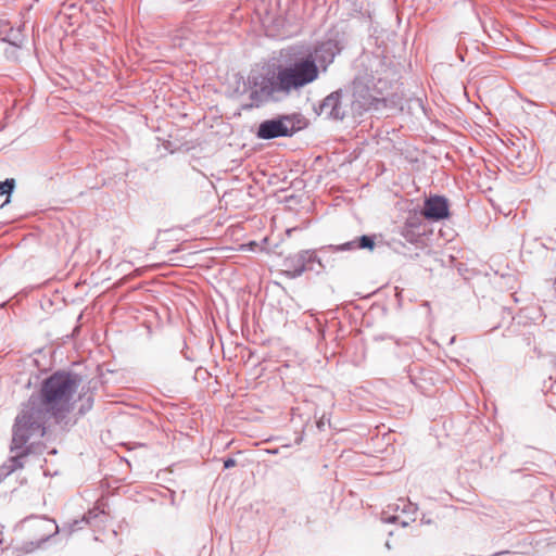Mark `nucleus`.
I'll list each match as a JSON object with an SVG mask.
<instances>
[{
	"label": "nucleus",
	"instance_id": "obj_9",
	"mask_svg": "<svg viewBox=\"0 0 556 556\" xmlns=\"http://www.w3.org/2000/svg\"><path fill=\"white\" fill-rule=\"evenodd\" d=\"M33 442H27L22 447L13 448V442L11 443V452H16V454L10 457L1 467H0V483L16 469L23 468L24 463L23 459L28 456L33 452Z\"/></svg>",
	"mask_w": 556,
	"mask_h": 556
},
{
	"label": "nucleus",
	"instance_id": "obj_18",
	"mask_svg": "<svg viewBox=\"0 0 556 556\" xmlns=\"http://www.w3.org/2000/svg\"><path fill=\"white\" fill-rule=\"evenodd\" d=\"M53 528H54V531H53V533H52V534L58 533V531H59V527H58V525H55V523H54V525H53Z\"/></svg>",
	"mask_w": 556,
	"mask_h": 556
},
{
	"label": "nucleus",
	"instance_id": "obj_1",
	"mask_svg": "<svg viewBox=\"0 0 556 556\" xmlns=\"http://www.w3.org/2000/svg\"><path fill=\"white\" fill-rule=\"evenodd\" d=\"M81 382L77 374L58 370L45 378L39 391L33 393L16 416L13 426V448L22 447L46 434L47 424L64 420L74 409L75 394Z\"/></svg>",
	"mask_w": 556,
	"mask_h": 556
},
{
	"label": "nucleus",
	"instance_id": "obj_13",
	"mask_svg": "<svg viewBox=\"0 0 556 556\" xmlns=\"http://www.w3.org/2000/svg\"><path fill=\"white\" fill-rule=\"evenodd\" d=\"M0 39L4 42H9L14 47H21L23 43V35L20 29H14L8 24Z\"/></svg>",
	"mask_w": 556,
	"mask_h": 556
},
{
	"label": "nucleus",
	"instance_id": "obj_16",
	"mask_svg": "<svg viewBox=\"0 0 556 556\" xmlns=\"http://www.w3.org/2000/svg\"><path fill=\"white\" fill-rule=\"evenodd\" d=\"M236 465H237V462L235 458L228 457V458L224 459V468L225 469L232 468Z\"/></svg>",
	"mask_w": 556,
	"mask_h": 556
},
{
	"label": "nucleus",
	"instance_id": "obj_5",
	"mask_svg": "<svg viewBox=\"0 0 556 556\" xmlns=\"http://www.w3.org/2000/svg\"><path fill=\"white\" fill-rule=\"evenodd\" d=\"M300 129V118L296 115H280L260 123L256 137L263 140L291 137Z\"/></svg>",
	"mask_w": 556,
	"mask_h": 556
},
{
	"label": "nucleus",
	"instance_id": "obj_20",
	"mask_svg": "<svg viewBox=\"0 0 556 556\" xmlns=\"http://www.w3.org/2000/svg\"><path fill=\"white\" fill-rule=\"evenodd\" d=\"M421 521H422L424 523H430V520L425 519V518H422V519H421Z\"/></svg>",
	"mask_w": 556,
	"mask_h": 556
},
{
	"label": "nucleus",
	"instance_id": "obj_11",
	"mask_svg": "<svg viewBox=\"0 0 556 556\" xmlns=\"http://www.w3.org/2000/svg\"><path fill=\"white\" fill-rule=\"evenodd\" d=\"M375 236L363 235L355 240L348 241L342 244H330L328 247L320 248V251L331 250L333 252H345L356 249L374 250L375 248Z\"/></svg>",
	"mask_w": 556,
	"mask_h": 556
},
{
	"label": "nucleus",
	"instance_id": "obj_17",
	"mask_svg": "<svg viewBox=\"0 0 556 556\" xmlns=\"http://www.w3.org/2000/svg\"><path fill=\"white\" fill-rule=\"evenodd\" d=\"M8 24H9L8 22L0 20V37L3 35V31L7 28Z\"/></svg>",
	"mask_w": 556,
	"mask_h": 556
},
{
	"label": "nucleus",
	"instance_id": "obj_14",
	"mask_svg": "<svg viewBox=\"0 0 556 556\" xmlns=\"http://www.w3.org/2000/svg\"><path fill=\"white\" fill-rule=\"evenodd\" d=\"M15 188V180L13 178H7L4 181L0 182V195H7L5 202L1 205V207L10 202V197Z\"/></svg>",
	"mask_w": 556,
	"mask_h": 556
},
{
	"label": "nucleus",
	"instance_id": "obj_21",
	"mask_svg": "<svg viewBox=\"0 0 556 556\" xmlns=\"http://www.w3.org/2000/svg\"><path fill=\"white\" fill-rule=\"evenodd\" d=\"M252 102H253V103H252V104H250V108H253V105L257 106L253 100H252Z\"/></svg>",
	"mask_w": 556,
	"mask_h": 556
},
{
	"label": "nucleus",
	"instance_id": "obj_7",
	"mask_svg": "<svg viewBox=\"0 0 556 556\" xmlns=\"http://www.w3.org/2000/svg\"><path fill=\"white\" fill-rule=\"evenodd\" d=\"M341 50L342 46L339 40L329 38L316 45L311 53L313 54L314 60H316L318 67L326 71Z\"/></svg>",
	"mask_w": 556,
	"mask_h": 556
},
{
	"label": "nucleus",
	"instance_id": "obj_4",
	"mask_svg": "<svg viewBox=\"0 0 556 556\" xmlns=\"http://www.w3.org/2000/svg\"><path fill=\"white\" fill-rule=\"evenodd\" d=\"M318 252L323 253L324 251L307 249L288 255L282 263L285 275L290 279H295L305 271L321 274L328 267L329 262L325 261Z\"/></svg>",
	"mask_w": 556,
	"mask_h": 556
},
{
	"label": "nucleus",
	"instance_id": "obj_15",
	"mask_svg": "<svg viewBox=\"0 0 556 556\" xmlns=\"http://www.w3.org/2000/svg\"><path fill=\"white\" fill-rule=\"evenodd\" d=\"M51 535L52 534H47L37 541L24 542L21 546V551H23L24 553H31L39 548L45 542H47L51 538Z\"/></svg>",
	"mask_w": 556,
	"mask_h": 556
},
{
	"label": "nucleus",
	"instance_id": "obj_8",
	"mask_svg": "<svg viewBox=\"0 0 556 556\" xmlns=\"http://www.w3.org/2000/svg\"><path fill=\"white\" fill-rule=\"evenodd\" d=\"M424 216L428 220H442L450 216L448 201L442 195H431L425 200Z\"/></svg>",
	"mask_w": 556,
	"mask_h": 556
},
{
	"label": "nucleus",
	"instance_id": "obj_6",
	"mask_svg": "<svg viewBox=\"0 0 556 556\" xmlns=\"http://www.w3.org/2000/svg\"><path fill=\"white\" fill-rule=\"evenodd\" d=\"M417 505L400 498L396 503L388 505V510L382 513V521L387 523L400 522L402 527H407L415 520Z\"/></svg>",
	"mask_w": 556,
	"mask_h": 556
},
{
	"label": "nucleus",
	"instance_id": "obj_10",
	"mask_svg": "<svg viewBox=\"0 0 556 556\" xmlns=\"http://www.w3.org/2000/svg\"><path fill=\"white\" fill-rule=\"evenodd\" d=\"M319 114L329 118L342 121L346 111L342 105V91L337 90L327 96L319 105Z\"/></svg>",
	"mask_w": 556,
	"mask_h": 556
},
{
	"label": "nucleus",
	"instance_id": "obj_19",
	"mask_svg": "<svg viewBox=\"0 0 556 556\" xmlns=\"http://www.w3.org/2000/svg\"><path fill=\"white\" fill-rule=\"evenodd\" d=\"M140 274H141V269H139V268H138V269H136V270H135L134 276H138V275H140Z\"/></svg>",
	"mask_w": 556,
	"mask_h": 556
},
{
	"label": "nucleus",
	"instance_id": "obj_12",
	"mask_svg": "<svg viewBox=\"0 0 556 556\" xmlns=\"http://www.w3.org/2000/svg\"><path fill=\"white\" fill-rule=\"evenodd\" d=\"M105 514L103 510H99L97 508L90 509L86 513L81 520H74L73 523L70 525V532H74L81 527L79 526L81 522L90 525L91 527H99L104 522Z\"/></svg>",
	"mask_w": 556,
	"mask_h": 556
},
{
	"label": "nucleus",
	"instance_id": "obj_3",
	"mask_svg": "<svg viewBox=\"0 0 556 556\" xmlns=\"http://www.w3.org/2000/svg\"><path fill=\"white\" fill-rule=\"evenodd\" d=\"M362 64L367 68H370V73H361L355 77L353 81V104L357 105L358 109L368 110L372 104L375 98L370 93L371 88L376 86V80L380 81L378 67L382 66V61L379 56L367 55L363 59Z\"/></svg>",
	"mask_w": 556,
	"mask_h": 556
},
{
	"label": "nucleus",
	"instance_id": "obj_2",
	"mask_svg": "<svg viewBox=\"0 0 556 556\" xmlns=\"http://www.w3.org/2000/svg\"><path fill=\"white\" fill-rule=\"evenodd\" d=\"M319 77V67L312 53L299 56L279 65L277 72L253 78L254 89L250 99L256 105L269 101H281L288 98L293 91L314 83Z\"/></svg>",
	"mask_w": 556,
	"mask_h": 556
}]
</instances>
